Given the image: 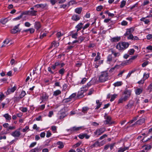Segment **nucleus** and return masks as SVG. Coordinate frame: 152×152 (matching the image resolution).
Returning <instances> with one entry per match:
<instances>
[{"instance_id":"obj_1","label":"nucleus","mask_w":152,"mask_h":152,"mask_svg":"<svg viewBox=\"0 0 152 152\" xmlns=\"http://www.w3.org/2000/svg\"><path fill=\"white\" fill-rule=\"evenodd\" d=\"M108 73L107 71L102 72H101L99 77V80L102 83L104 82L108 79Z\"/></svg>"},{"instance_id":"obj_2","label":"nucleus","mask_w":152,"mask_h":152,"mask_svg":"<svg viewBox=\"0 0 152 152\" xmlns=\"http://www.w3.org/2000/svg\"><path fill=\"white\" fill-rule=\"evenodd\" d=\"M129 44L128 42H119L116 45V48L120 51H123L129 47Z\"/></svg>"},{"instance_id":"obj_3","label":"nucleus","mask_w":152,"mask_h":152,"mask_svg":"<svg viewBox=\"0 0 152 152\" xmlns=\"http://www.w3.org/2000/svg\"><path fill=\"white\" fill-rule=\"evenodd\" d=\"M106 131V128L105 127H102L96 130L94 133L95 136L98 137L103 133Z\"/></svg>"},{"instance_id":"obj_4","label":"nucleus","mask_w":152,"mask_h":152,"mask_svg":"<svg viewBox=\"0 0 152 152\" xmlns=\"http://www.w3.org/2000/svg\"><path fill=\"white\" fill-rule=\"evenodd\" d=\"M116 60V58L113 57L112 55H109L107 57V62L109 64H113L115 62Z\"/></svg>"},{"instance_id":"obj_5","label":"nucleus","mask_w":152,"mask_h":152,"mask_svg":"<svg viewBox=\"0 0 152 152\" xmlns=\"http://www.w3.org/2000/svg\"><path fill=\"white\" fill-rule=\"evenodd\" d=\"M49 96L45 92H43L40 96V99H41L42 102H40L41 103L42 102L47 101L48 99Z\"/></svg>"},{"instance_id":"obj_6","label":"nucleus","mask_w":152,"mask_h":152,"mask_svg":"<svg viewBox=\"0 0 152 152\" xmlns=\"http://www.w3.org/2000/svg\"><path fill=\"white\" fill-rule=\"evenodd\" d=\"M20 129L16 130L11 133V135L15 137H19L21 135V133L20 132Z\"/></svg>"},{"instance_id":"obj_7","label":"nucleus","mask_w":152,"mask_h":152,"mask_svg":"<svg viewBox=\"0 0 152 152\" xmlns=\"http://www.w3.org/2000/svg\"><path fill=\"white\" fill-rule=\"evenodd\" d=\"M20 24H19L18 25L15 26L14 28L11 30V32L12 34H15L18 32L20 31L21 30L19 28Z\"/></svg>"},{"instance_id":"obj_8","label":"nucleus","mask_w":152,"mask_h":152,"mask_svg":"<svg viewBox=\"0 0 152 152\" xmlns=\"http://www.w3.org/2000/svg\"><path fill=\"white\" fill-rule=\"evenodd\" d=\"M82 127L80 126L78 127H76L75 126L73 127L72 128H70V129H68V130L70 132L72 133H73L75 132H76L77 131L81 129Z\"/></svg>"},{"instance_id":"obj_9","label":"nucleus","mask_w":152,"mask_h":152,"mask_svg":"<svg viewBox=\"0 0 152 152\" xmlns=\"http://www.w3.org/2000/svg\"><path fill=\"white\" fill-rule=\"evenodd\" d=\"M134 30V27H132L126 30V32L124 34V36H126L129 34H131Z\"/></svg>"},{"instance_id":"obj_10","label":"nucleus","mask_w":152,"mask_h":152,"mask_svg":"<svg viewBox=\"0 0 152 152\" xmlns=\"http://www.w3.org/2000/svg\"><path fill=\"white\" fill-rule=\"evenodd\" d=\"M66 116V114L64 112H59L57 114L58 118L59 119H61L63 118Z\"/></svg>"},{"instance_id":"obj_11","label":"nucleus","mask_w":152,"mask_h":152,"mask_svg":"<svg viewBox=\"0 0 152 152\" xmlns=\"http://www.w3.org/2000/svg\"><path fill=\"white\" fill-rule=\"evenodd\" d=\"M111 117L109 116H107L106 120L104 121V123L105 124H111L113 123V122L111 121Z\"/></svg>"},{"instance_id":"obj_12","label":"nucleus","mask_w":152,"mask_h":152,"mask_svg":"<svg viewBox=\"0 0 152 152\" xmlns=\"http://www.w3.org/2000/svg\"><path fill=\"white\" fill-rule=\"evenodd\" d=\"M102 141L101 143H100L98 141L96 142L94 144L91 145V147L92 148L94 147H100L101 146H102L103 144H102Z\"/></svg>"},{"instance_id":"obj_13","label":"nucleus","mask_w":152,"mask_h":152,"mask_svg":"<svg viewBox=\"0 0 152 152\" xmlns=\"http://www.w3.org/2000/svg\"><path fill=\"white\" fill-rule=\"evenodd\" d=\"M128 97L127 96H122L118 100V103H122L128 99Z\"/></svg>"},{"instance_id":"obj_14","label":"nucleus","mask_w":152,"mask_h":152,"mask_svg":"<svg viewBox=\"0 0 152 152\" xmlns=\"http://www.w3.org/2000/svg\"><path fill=\"white\" fill-rule=\"evenodd\" d=\"M66 0H50L51 3L52 5H54L56 2H58L59 4L64 2Z\"/></svg>"},{"instance_id":"obj_15","label":"nucleus","mask_w":152,"mask_h":152,"mask_svg":"<svg viewBox=\"0 0 152 152\" xmlns=\"http://www.w3.org/2000/svg\"><path fill=\"white\" fill-rule=\"evenodd\" d=\"M34 26L37 30L38 31L41 28V25L39 22H36L34 23Z\"/></svg>"},{"instance_id":"obj_16","label":"nucleus","mask_w":152,"mask_h":152,"mask_svg":"<svg viewBox=\"0 0 152 152\" xmlns=\"http://www.w3.org/2000/svg\"><path fill=\"white\" fill-rule=\"evenodd\" d=\"M83 23H79L76 26L75 28H77L76 31L78 32L82 28H83Z\"/></svg>"},{"instance_id":"obj_17","label":"nucleus","mask_w":152,"mask_h":152,"mask_svg":"<svg viewBox=\"0 0 152 152\" xmlns=\"http://www.w3.org/2000/svg\"><path fill=\"white\" fill-rule=\"evenodd\" d=\"M84 92L83 91L81 90L78 92L77 96V97L78 98H80L83 97L84 95Z\"/></svg>"},{"instance_id":"obj_18","label":"nucleus","mask_w":152,"mask_h":152,"mask_svg":"<svg viewBox=\"0 0 152 152\" xmlns=\"http://www.w3.org/2000/svg\"><path fill=\"white\" fill-rule=\"evenodd\" d=\"M145 122V119L144 118H142L136 121L135 124L138 125L142 124Z\"/></svg>"},{"instance_id":"obj_19","label":"nucleus","mask_w":152,"mask_h":152,"mask_svg":"<svg viewBox=\"0 0 152 152\" xmlns=\"http://www.w3.org/2000/svg\"><path fill=\"white\" fill-rule=\"evenodd\" d=\"M10 94L12 93H13L15 91L17 88V86L15 85L13 86H12V85L11 86L10 85Z\"/></svg>"},{"instance_id":"obj_20","label":"nucleus","mask_w":152,"mask_h":152,"mask_svg":"<svg viewBox=\"0 0 152 152\" xmlns=\"http://www.w3.org/2000/svg\"><path fill=\"white\" fill-rule=\"evenodd\" d=\"M17 63V61L16 58H12L10 61V64L13 66H15Z\"/></svg>"},{"instance_id":"obj_21","label":"nucleus","mask_w":152,"mask_h":152,"mask_svg":"<svg viewBox=\"0 0 152 152\" xmlns=\"http://www.w3.org/2000/svg\"><path fill=\"white\" fill-rule=\"evenodd\" d=\"M142 88H137L135 90V94L137 95H139L142 93Z\"/></svg>"},{"instance_id":"obj_22","label":"nucleus","mask_w":152,"mask_h":152,"mask_svg":"<svg viewBox=\"0 0 152 152\" xmlns=\"http://www.w3.org/2000/svg\"><path fill=\"white\" fill-rule=\"evenodd\" d=\"M42 148L40 147H37L31 150V152H39L41 151Z\"/></svg>"},{"instance_id":"obj_23","label":"nucleus","mask_w":152,"mask_h":152,"mask_svg":"<svg viewBox=\"0 0 152 152\" xmlns=\"http://www.w3.org/2000/svg\"><path fill=\"white\" fill-rule=\"evenodd\" d=\"M124 94H126L125 96H127L128 98L130 96L131 94V91L129 90H126L124 91Z\"/></svg>"},{"instance_id":"obj_24","label":"nucleus","mask_w":152,"mask_h":152,"mask_svg":"<svg viewBox=\"0 0 152 152\" xmlns=\"http://www.w3.org/2000/svg\"><path fill=\"white\" fill-rule=\"evenodd\" d=\"M46 5L47 4H40L35 5V7L38 8H45Z\"/></svg>"},{"instance_id":"obj_25","label":"nucleus","mask_w":152,"mask_h":152,"mask_svg":"<svg viewBox=\"0 0 152 152\" xmlns=\"http://www.w3.org/2000/svg\"><path fill=\"white\" fill-rule=\"evenodd\" d=\"M72 19L74 20L77 21L80 20V18L79 17L78 15H74L72 16Z\"/></svg>"},{"instance_id":"obj_26","label":"nucleus","mask_w":152,"mask_h":152,"mask_svg":"<svg viewBox=\"0 0 152 152\" xmlns=\"http://www.w3.org/2000/svg\"><path fill=\"white\" fill-rule=\"evenodd\" d=\"M129 149V147H124V148H120L118 150V152H124L126 150Z\"/></svg>"},{"instance_id":"obj_27","label":"nucleus","mask_w":152,"mask_h":152,"mask_svg":"<svg viewBox=\"0 0 152 152\" xmlns=\"http://www.w3.org/2000/svg\"><path fill=\"white\" fill-rule=\"evenodd\" d=\"M120 37H116L112 38L111 39V41L113 42H117L120 39Z\"/></svg>"},{"instance_id":"obj_28","label":"nucleus","mask_w":152,"mask_h":152,"mask_svg":"<svg viewBox=\"0 0 152 152\" xmlns=\"http://www.w3.org/2000/svg\"><path fill=\"white\" fill-rule=\"evenodd\" d=\"M57 145H58V147L59 148H61L64 147L63 144L61 142H58L57 143Z\"/></svg>"},{"instance_id":"obj_29","label":"nucleus","mask_w":152,"mask_h":152,"mask_svg":"<svg viewBox=\"0 0 152 152\" xmlns=\"http://www.w3.org/2000/svg\"><path fill=\"white\" fill-rule=\"evenodd\" d=\"M61 93V91L59 90H57L53 92V95L57 96Z\"/></svg>"},{"instance_id":"obj_30","label":"nucleus","mask_w":152,"mask_h":152,"mask_svg":"<svg viewBox=\"0 0 152 152\" xmlns=\"http://www.w3.org/2000/svg\"><path fill=\"white\" fill-rule=\"evenodd\" d=\"M96 102L97 104V106L95 108L96 109H98L101 107V106L102 104V102H100L99 100H96Z\"/></svg>"},{"instance_id":"obj_31","label":"nucleus","mask_w":152,"mask_h":152,"mask_svg":"<svg viewBox=\"0 0 152 152\" xmlns=\"http://www.w3.org/2000/svg\"><path fill=\"white\" fill-rule=\"evenodd\" d=\"M77 3L75 0H72L68 2L67 5L68 7L70 6L71 5H72L74 4H76Z\"/></svg>"},{"instance_id":"obj_32","label":"nucleus","mask_w":152,"mask_h":152,"mask_svg":"<svg viewBox=\"0 0 152 152\" xmlns=\"http://www.w3.org/2000/svg\"><path fill=\"white\" fill-rule=\"evenodd\" d=\"M10 42V40L8 39H6L3 42V44L1 46V47L5 46L6 45H7Z\"/></svg>"},{"instance_id":"obj_33","label":"nucleus","mask_w":152,"mask_h":152,"mask_svg":"<svg viewBox=\"0 0 152 152\" xmlns=\"http://www.w3.org/2000/svg\"><path fill=\"white\" fill-rule=\"evenodd\" d=\"M122 84V81H118L115 82L113 84L115 87L119 86H121Z\"/></svg>"},{"instance_id":"obj_34","label":"nucleus","mask_w":152,"mask_h":152,"mask_svg":"<svg viewBox=\"0 0 152 152\" xmlns=\"http://www.w3.org/2000/svg\"><path fill=\"white\" fill-rule=\"evenodd\" d=\"M9 21L8 18H6L3 19H1L0 22L3 24H5L7 22Z\"/></svg>"},{"instance_id":"obj_35","label":"nucleus","mask_w":152,"mask_h":152,"mask_svg":"<svg viewBox=\"0 0 152 152\" xmlns=\"http://www.w3.org/2000/svg\"><path fill=\"white\" fill-rule=\"evenodd\" d=\"M58 45L57 44H56V42L55 41H53L52 42L50 47L49 48V49L52 48L53 46L54 47H57Z\"/></svg>"},{"instance_id":"obj_36","label":"nucleus","mask_w":152,"mask_h":152,"mask_svg":"<svg viewBox=\"0 0 152 152\" xmlns=\"http://www.w3.org/2000/svg\"><path fill=\"white\" fill-rule=\"evenodd\" d=\"M82 10V8L81 7L77 8L75 10V11L76 13L80 14Z\"/></svg>"},{"instance_id":"obj_37","label":"nucleus","mask_w":152,"mask_h":152,"mask_svg":"<svg viewBox=\"0 0 152 152\" xmlns=\"http://www.w3.org/2000/svg\"><path fill=\"white\" fill-rule=\"evenodd\" d=\"M88 88L87 87V86H85L81 88V89L82 91L84 93L86 92L88 89Z\"/></svg>"},{"instance_id":"obj_38","label":"nucleus","mask_w":152,"mask_h":152,"mask_svg":"<svg viewBox=\"0 0 152 152\" xmlns=\"http://www.w3.org/2000/svg\"><path fill=\"white\" fill-rule=\"evenodd\" d=\"M85 37H80L78 39L79 43H81L85 39Z\"/></svg>"},{"instance_id":"obj_39","label":"nucleus","mask_w":152,"mask_h":152,"mask_svg":"<svg viewBox=\"0 0 152 152\" xmlns=\"http://www.w3.org/2000/svg\"><path fill=\"white\" fill-rule=\"evenodd\" d=\"M100 53L99 52H98L97 53V56L94 59V61H96L98 60H99L100 58Z\"/></svg>"},{"instance_id":"obj_40","label":"nucleus","mask_w":152,"mask_h":152,"mask_svg":"<svg viewBox=\"0 0 152 152\" xmlns=\"http://www.w3.org/2000/svg\"><path fill=\"white\" fill-rule=\"evenodd\" d=\"M76 95V93H74L72 94L69 96V99L71 101L72 100V99L74 98Z\"/></svg>"},{"instance_id":"obj_41","label":"nucleus","mask_w":152,"mask_h":152,"mask_svg":"<svg viewBox=\"0 0 152 152\" xmlns=\"http://www.w3.org/2000/svg\"><path fill=\"white\" fill-rule=\"evenodd\" d=\"M37 11L35 10H30V15L35 16L36 15Z\"/></svg>"},{"instance_id":"obj_42","label":"nucleus","mask_w":152,"mask_h":152,"mask_svg":"<svg viewBox=\"0 0 152 152\" xmlns=\"http://www.w3.org/2000/svg\"><path fill=\"white\" fill-rule=\"evenodd\" d=\"M143 147L144 148V149L145 150H150L151 148V146L150 145H148L143 146Z\"/></svg>"},{"instance_id":"obj_43","label":"nucleus","mask_w":152,"mask_h":152,"mask_svg":"<svg viewBox=\"0 0 152 152\" xmlns=\"http://www.w3.org/2000/svg\"><path fill=\"white\" fill-rule=\"evenodd\" d=\"M89 108L87 107H84L82 108V112L84 113H86L88 110Z\"/></svg>"},{"instance_id":"obj_44","label":"nucleus","mask_w":152,"mask_h":152,"mask_svg":"<svg viewBox=\"0 0 152 152\" xmlns=\"http://www.w3.org/2000/svg\"><path fill=\"white\" fill-rule=\"evenodd\" d=\"M26 92L24 91H21L20 94V98H23L26 95Z\"/></svg>"},{"instance_id":"obj_45","label":"nucleus","mask_w":152,"mask_h":152,"mask_svg":"<svg viewBox=\"0 0 152 152\" xmlns=\"http://www.w3.org/2000/svg\"><path fill=\"white\" fill-rule=\"evenodd\" d=\"M117 95L116 94H114L113 95H112L111 96V99L110 100V101L111 102H112L115 99L117 96Z\"/></svg>"},{"instance_id":"obj_46","label":"nucleus","mask_w":152,"mask_h":152,"mask_svg":"<svg viewBox=\"0 0 152 152\" xmlns=\"http://www.w3.org/2000/svg\"><path fill=\"white\" fill-rule=\"evenodd\" d=\"M5 98V96L2 92L0 93V101H1Z\"/></svg>"},{"instance_id":"obj_47","label":"nucleus","mask_w":152,"mask_h":152,"mask_svg":"<svg viewBox=\"0 0 152 152\" xmlns=\"http://www.w3.org/2000/svg\"><path fill=\"white\" fill-rule=\"evenodd\" d=\"M137 57V55H135L132 56L131 58H130L128 61L130 62V63L132 62V61L133 60L135 59Z\"/></svg>"},{"instance_id":"obj_48","label":"nucleus","mask_w":152,"mask_h":152,"mask_svg":"<svg viewBox=\"0 0 152 152\" xmlns=\"http://www.w3.org/2000/svg\"><path fill=\"white\" fill-rule=\"evenodd\" d=\"M90 25V24L89 23H87L84 26H83V30L82 31V32H83V30L88 28Z\"/></svg>"},{"instance_id":"obj_49","label":"nucleus","mask_w":152,"mask_h":152,"mask_svg":"<svg viewBox=\"0 0 152 152\" xmlns=\"http://www.w3.org/2000/svg\"><path fill=\"white\" fill-rule=\"evenodd\" d=\"M126 4V1L124 0L123 1L121 2V4L120 5V7L121 8H122Z\"/></svg>"},{"instance_id":"obj_50","label":"nucleus","mask_w":152,"mask_h":152,"mask_svg":"<svg viewBox=\"0 0 152 152\" xmlns=\"http://www.w3.org/2000/svg\"><path fill=\"white\" fill-rule=\"evenodd\" d=\"M78 36V33L76 31V32L72 34V37L73 38H75L76 39L77 38V37Z\"/></svg>"},{"instance_id":"obj_51","label":"nucleus","mask_w":152,"mask_h":152,"mask_svg":"<svg viewBox=\"0 0 152 152\" xmlns=\"http://www.w3.org/2000/svg\"><path fill=\"white\" fill-rule=\"evenodd\" d=\"M112 54H113L115 58L117 57H118L120 55V53L118 52L114 53L113 52V51H112Z\"/></svg>"},{"instance_id":"obj_52","label":"nucleus","mask_w":152,"mask_h":152,"mask_svg":"<svg viewBox=\"0 0 152 152\" xmlns=\"http://www.w3.org/2000/svg\"><path fill=\"white\" fill-rule=\"evenodd\" d=\"M13 70L14 71V72L13 73H12V71H10V76H13L15 74V72L17 71V68H14Z\"/></svg>"},{"instance_id":"obj_53","label":"nucleus","mask_w":152,"mask_h":152,"mask_svg":"<svg viewBox=\"0 0 152 152\" xmlns=\"http://www.w3.org/2000/svg\"><path fill=\"white\" fill-rule=\"evenodd\" d=\"M147 89L149 93H150L152 91V83L149 86Z\"/></svg>"},{"instance_id":"obj_54","label":"nucleus","mask_w":152,"mask_h":152,"mask_svg":"<svg viewBox=\"0 0 152 152\" xmlns=\"http://www.w3.org/2000/svg\"><path fill=\"white\" fill-rule=\"evenodd\" d=\"M149 77V74L147 73L146 74V73H144L143 75V78L145 79V80L148 78Z\"/></svg>"},{"instance_id":"obj_55","label":"nucleus","mask_w":152,"mask_h":152,"mask_svg":"<svg viewBox=\"0 0 152 152\" xmlns=\"http://www.w3.org/2000/svg\"><path fill=\"white\" fill-rule=\"evenodd\" d=\"M134 51L135 50L133 49H132L129 50L128 53L130 55H132L134 54Z\"/></svg>"},{"instance_id":"obj_56","label":"nucleus","mask_w":152,"mask_h":152,"mask_svg":"<svg viewBox=\"0 0 152 152\" xmlns=\"http://www.w3.org/2000/svg\"><path fill=\"white\" fill-rule=\"evenodd\" d=\"M65 71V69L64 68H62L59 70L58 71L59 73L62 75L64 74Z\"/></svg>"},{"instance_id":"obj_57","label":"nucleus","mask_w":152,"mask_h":152,"mask_svg":"<svg viewBox=\"0 0 152 152\" xmlns=\"http://www.w3.org/2000/svg\"><path fill=\"white\" fill-rule=\"evenodd\" d=\"M3 116L6 118L7 120H9L10 119V116L8 113H6L3 115Z\"/></svg>"},{"instance_id":"obj_58","label":"nucleus","mask_w":152,"mask_h":152,"mask_svg":"<svg viewBox=\"0 0 152 152\" xmlns=\"http://www.w3.org/2000/svg\"><path fill=\"white\" fill-rule=\"evenodd\" d=\"M107 134H105L101 136L98 139L99 140H102L107 137Z\"/></svg>"},{"instance_id":"obj_59","label":"nucleus","mask_w":152,"mask_h":152,"mask_svg":"<svg viewBox=\"0 0 152 152\" xmlns=\"http://www.w3.org/2000/svg\"><path fill=\"white\" fill-rule=\"evenodd\" d=\"M149 63V62L148 61H146L143 62L142 64V67H144L146 66Z\"/></svg>"},{"instance_id":"obj_60","label":"nucleus","mask_w":152,"mask_h":152,"mask_svg":"<svg viewBox=\"0 0 152 152\" xmlns=\"http://www.w3.org/2000/svg\"><path fill=\"white\" fill-rule=\"evenodd\" d=\"M138 117V116H137V117H134L132 120L130 121L129 122V123L130 124L132 123L133 122L137 120V117Z\"/></svg>"},{"instance_id":"obj_61","label":"nucleus","mask_w":152,"mask_h":152,"mask_svg":"<svg viewBox=\"0 0 152 152\" xmlns=\"http://www.w3.org/2000/svg\"><path fill=\"white\" fill-rule=\"evenodd\" d=\"M57 127L55 126H52L51 127V130L54 131V132H56V131Z\"/></svg>"},{"instance_id":"obj_62","label":"nucleus","mask_w":152,"mask_h":152,"mask_svg":"<svg viewBox=\"0 0 152 152\" xmlns=\"http://www.w3.org/2000/svg\"><path fill=\"white\" fill-rule=\"evenodd\" d=\"M45 108V104H43L41 106H40L38 107V109L40 110H43Z\"/></svg>"},{"instance_id":"obj_63","label":"nucleus","mask_w":152,"mask_h":152,"mask_svg":"<svg viewBox=\"0 0 152 152\" xmlns=\"http://www.w3.org/2000/svg\"><path fill=\"white\" fill-rule=\"evenodd\" d=\"M103 7L102 5H100L97 7L96 8V10L98 11H100L102 9Z\"/></svg>"},{"instance_id":"obj_64","label":"nucleus","mask_w":152,"mask_h":152,"mask_svg":"<svg viewBox=\"0 0 152 152\" xmlns=\"http://www.w3.org/2000/svg\"><path fill=\"white\" fill-rule=\"evenodd\" d=\"M87 80V79L86 78H83L82 80L81 81L80 84H84L85 82Z\"/></svg>"}]
</instances>
